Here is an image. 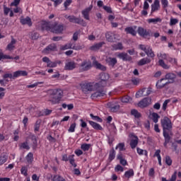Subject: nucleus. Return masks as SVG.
<instances>
[{"instance_id":"f257e3e1","label":"nucleus","mask_w":181,"mask_h":181,"mask_svg":"<svg viewBox=\"0 0 181 181\" xmlns=\"http://www.w3.org/2000/svg\"><path fill=\"white\" fill-rule=\"evenodd\" d=\"M161 127L163 128V135L165 139L163 145L165 148H168V144L170 142L171 137L173 135L172 129L173 128V124H172V120L168 117H164L160 119Z\"/></svg>"},{"instance_id":"f03ea898","label":"nucleus","mask_w":181,"mask_h":181,"mask_svg":"<svg viewBox=\"0 0 181 181\" xmlns=\"http://www.w3.org/2000/svg\"><path fill=\"white\" fill-rule=\"evenodd\" d=\"M48 101L52 104H59L63 97L62 89H49L47 91Z\"/></svg>"},{"instance_id":"7ed1b4c3","label":"nucleus","mask_w":181,"mask_h":181,"mask_svg":"<svg viewBox=\"0 0 181 181\" xmlns=\"http://www.w3.org/2000/svg\"><path fill=\"white\" fill-rule=\"evenodd\" d=\"M42 28L43 30H50L52 33H56L57 35L63 33V30H64V25L57 23H45L42 24Z\"/></svg>"},{"instance_id":"20e7f679","label":"nucleus","mask_w":181,"mask_h":181,"mask_svg":"<svg viewBox=\"0 0 181 181\" xmlns=\"http://www.w3.org/2000/svg\"><path fill=\"white\" fill-rule=\"evenodd\" d=\"M81 62L80 64H78V70L81 73H83L84 71H88V70L91 69V67H93V64L91 63V61L90 60H81L79 59Z\"/></svg>"},{"instance_id":"39448f33","label":"nucleus","mask_w":181,"mask_h":181,"mask_svg":"<svg viewBox=\"0 0 181 181\" xmlns=\"http://www.w3.org/2000/svg\"><path fill=\"white\" fill-rule=\"evenodd\" d=\"M100 81L95 83L96 87H105L107 86V81L110 80V75L107 73H100L99 75Z\"/></svg>"},{"instance_id":"423d86ee","label":"nucleus","mask_w":181,"mask_h":181,"mask_svg":"<svg viewBox=\"0 0 181 181\" xmlns=\"http://www.w3.org/2000/svg\"><path fill=\"white\" fill-rule=\"evenodd\" d=\"M139 49L143 50V52L146 54L148 57H151V59L155 57V52H153V50L152 49V47H150V45H140Z\"/></svg>"},{"instance_id":"0eeeda50","label":"nucleus","mask_w":181,"mask_h":181,"mask_svg":"<svg viewBox=\"0 0 181 181\" xmlns=\"http://www.w3.org/2000/svg\"><path fill=\"white\" fill-rule=\"evenodd\" d=\"M137 33H139V36L141 37H144V39H146V37H151L152 31L149 29L146 30L144 27H139L137 29Z\"/></svg>"},{"instance_id":"6e6552de","label":"nucleus","mask_w":181,"mask_h":181,"mask_svg":"<svg viewBox=\"0 0 181 181\" xmlns=\"http://www.w3.org/2000/svg\"><path fill=\"white\" fill-rule=\"evenodd\" d=\"M66 19H68L71 23H77L78 25H82L86 26V23L83 18H77L74 16H65Z\"/></svg>"},{"instance_id":"1a4fd4ad","label":"nucleus","mask_w":181,"mask_h":181,"mask_svg":"<svg viewBox=\"0 0 181 181\" xmlns=\"http://www.w3.org/2000/svg\"><path fill=\"white\" fill-rule=\"evenodd\" d=\"M81 88L84 94H88L90 91L94 90V83L91 82L82 83L81 84Z\"/></svg>"},{"instance_id":"9d476101","label":"nucleus","mask_w":181,"mask_h":181,"mask_svg":"<svg viewBox=\"0 0 181 181\" xmlns=\"http://www.w3.org/2000/svg\"><path fill=\"white\" fill-rule=\"evenodd\" d=\"M152 93V90L151 88L146 89V88H142L141 90H139L136 93V98H139V97H145V95H149Z\"/></svg>"},{"instance_id":"9b49d317","label":"nucleus","mask_w":181,"mask_h":181,"mask_svg":"<svg viewBox=\"0 0 181 181\" xmlns=\"http://www.w3.org/2000/svg\"><path fill=\"white\" fill-rule=\"evenodd\" d=\"M151 101L152 99L151 98H144L138 103V107L140 108H146L151 104Z\"/></svg>"},{"instance_id":"f8f14e48","label":"nucleus","mask_w":181,"mask_h":181,"mask_svg":"<svg viewBox=\"0 0 181 181\" xmlns=\"http://www.w3.org/2000/svg\"><path fill=\"white\" fill-rule=\"evenodd\" d=\"M91 9H93V6H90L81 12L83 17L84 19H86V21H90V12H91Z\"/></svg>"},{"instance_id":"ddd939ff","label":"nucleus","mask_w":181,"mask_h":181,"mask_svg":"<svg viewBox=\"0 0 181 181\" xmlns=\"http://www.w3.org/2000/svg\"><path fill=\"white\" fill-rule=\"evenodd\" d=\"M57 49V46H56V44L52 43L49 45L44 49L43 53L49 54L50 53V52H56Z\"/></svg>"},{"instance_id":"4468645a","label":"nucleus","mask_w":181,"mask_h":181,"mask_svg":"<svg viewBox=\"0 0 181 181\" xmlns=\"http://www.w3.org/2000/svg\"><path fill=\"white\" fill-rule=\"evenodd\" d=\"M76 67H77V64H76V62L73 61H71L65 64L64 70L71 71V70H74V69H76Z\"/></svg>"},{"instance_id":"2eb2a0df","label":"nucleus","mask_w":181,"mask_h":181,"mask_svg":"<svg viewBox=\"0 0 181 181\" xmlns=\"http://www.w3.org/2000/svg\"><path fill=\"white\" fill-rule=\"evenodd\" d=\"M131 136H133L134 139H132L130 141V146L132 149H135L136 146H138V141H139V139H138L137 136H135L134 134H131Z\"/></svg>"},{"instance_id":"dca6fc26","label":"nucleus","mask_w":181,"mask_h":181,"mask_svg":"<svg viewBox=\"0 0 181 181\" xmlns=\"http://www.w3.org/2000/svg\"><path fill=\"white\" fill-rule=\"evenodd\" d=\"M117 57H119V59H122L123 62H131V60H132V57L128 55V54L125 52H122L119 54L117 55Z\"/></svg>"},{"instance_id":"f3484780","label":"nucleus","mask_w":181,"mask_h":181,"mask_svg":"<svg viewBox=\"0 0 181 181\" xmlns=\"http://www.w3.org/2000/svg\"><path fill=\"white\" fill-rule=\"evenodd\" d=\"M159 9H160V2L159 0H155L153 4L151 5V13L157 12Z\"/></svg>"},{"instance_id":"a211bd4d","label":"nucleus","mask_w":181,"mask_h":181,"mask_svg":"<svg viewBox=\"0 0 181 181\" xmlns=\"http://www.w3.org/2000/svg\"><path fill=\"white\" fill-rule=\"evenodd\" d=\"M136 29V26L134 27H127L124 29V31L126 32V33L127 35H132V36H136V30H135Z\"/></svg>"},{"instance_id":"6ab92c4d","label":"nucleus","mask_w":181,"mask_h":181,"mask_svg":"<svg viewBox=\"0 0 181 181\" xmlns=\"http://www.w3.org/2000/svg\"><path fill=\"white\" fill-rule=\"evenodd\" d=\"M105 62L108 64V66H110L111 67H114V66H115V64L118 63V61H117V58H112L111 57L106 58Z\"/></svg>"},{"instance_id":"aec40b11","label":"nucleus","mask_w":181,"mask_h":181,"mask_svg":"<svg viewBox=\"0 0 181 181\" xmlns=\"http://www.w3.org/2000/svg\"><path fill=\"white\" fill-rule=\"evenodd\" d=\"M106 39L108 42H112L117 39V35L111 32H107L105 35Z\"/></svg>"},{"instance_id":"412c9836","label":"nucleus","mask_w":181,"mask_h":181,"mask_svg":"<svg viewBox=\"0 0 181 181\" xmlns=\"http://www.w3.org/2000/svg\"><path fill=\"white\" fill-rule=\"evenodd\" d=\"M20 22L21 25H28L30 27L33 25L32 19H30V17L29 16H27L25 18H21Z\"/></svg>"},{"instance_id":"4be33fe9","label":"nucleus","mask_w":181,"mask_h":181,"mask_svg":"<svg viewBox=\"0 0 181 181\" xmlns=\"http://www.w3.org/2000/svg\"><path fill=\"white\" fill-rule=\"evenodd\" d=\"M93 65L95 69H98V70H102V71H105L107 70V67H105L104 65L101 64L98 61H93Z\"/></svg>"},{"instance_id":"5701e85b","label":"nucleus","mask_w":181,"mask_h":181,"mask_svg":"<svg viewBox=\"0 0 181 181\" xmlns=\"http://www.w3.org/2000/svg\"><path fill=\"white\" fill-rule=\"evenodd\" d=\"M103 45H105V42H98L97 44H95V45H92L90 47V50H92L93 52L100 50V49H101V47H103Z\"/></svg>"},{"instance_id":"b1692460","label":"nucleus","mask_w":181,"mask_h":181,"mask_svg":"<svg viewBox=\"0 0 181 181\" xmlns=\"http://www.w3.org/2000/svg\"><path fill=\"white\" fill-rule=\"evenodd\" d=\"M107 92L105 90H97L91 95L92 98H98V97H104Z\"/></svg>"},{"instance_id":"393cba45","label":"nucleus","mask_w":181,"mask_h":181,"mask_svg":"<svg viewBox=\"0 0 181 181\" xmlns=\"http://www.w3.org/2000/svg\"><path fill=\"white\" fill-rule=\"evenodd\" d=\"M151 60L150 58L146 57L140 59L138 62L137 64L138 66H145V64H149L151 63Z\"/></svg>"},{"instance_id":"a878e982","label":"nucleus","mask_w":181,"mask_h":181,"mask_svg":"<svg viewBox=\"0 0 181 181\" xmlns=\"http://www.w3.org/2000/svg\"><path fill=\"white\" fill-rule=\"evenodd\" d=\"M89 124L94 129H96L97 131H103V127H101L100 124L95 123L91 120L89 121Z\"/></svg>"},{"instance_id":"bb28decb","label":"nucleus","mask_w":181,"mask_h":181,"mask_svg":"<svg viewBox=\"0 0 181 181\" xmlns=\"http://www.w3.org/2000/svg\"><path fill=\"white\" fill-rule=\"evenodd\" d=\"M13 74L14 78H18V77H21V76H23V77L28 76V72L26 71H15Z\"/></svg>"},{"instance_id":"cd10ccee","label":"nucleus","mask_w":181,"mask_h":181,"mask_svg":"<svg viewBox=\"0 0 181 181\" xmlns=\"http://www.w3.org/2000/svg\"><path fill=\"white\" fill-rule=\"evenodd\" d=\"M16 44V40L12 37L11 42L6 47V49L9 50L10 52L12 51L13 49H15Z\"/></svg>"},{"instance_id":"c85d7f7f","label":"nucleus","mask_w":181,"mask_h":181,"mask_svg":"<svg viewBox=\"0 0 181 181\" xmlns=\"http://www.w3.org/2000/svg\"><path fill=\"white\" fill-rule=\"evenodd\" d=\"M134 175H135L134 170L129 169V170H127L124 173V176L126 179H130V177H133Z\"/></svg>"},{"instance_id":"c756f323","label":"nucleus","mask_w":181,"mask_h":181,"mask_svg":"<svg viewBox=\"0 0 181 181\" xmlns=\"http://www.w3.org/2000/svg\"><path fill=\"white\" fill-rule=\"evenodd\" d=\"M163 80H165V78H163L160 80H159L158 81H157L156 85L157 88H163V87H165L166 85H168V84H169V83H170V82H166L165 83H163L162 81H163Z\"/></svg>"},{"instance_id":"7c9ffc66","label":"nucleus","mask_w":181,"mask_h":181,"mask_svg":"<svg viewBox=\"0 0 181 181\" xmlns=\"http://www.w3.org/2000/svg\"><path fill=\"white\" fill-rule=\"evenodd\" d=\"M60 49L62 50H67L68 49H74V50H77V48H76V47H73V44L71 43H69V44H66L65 45H62L61 46Z\"/></svg>"},{"instance_id":"2f4dec72","label":"nucleus","mask_w":181,"mask_h":181,"mask_svg":"<svg viewBox=\"0 0 181 181\" xmlns=\"http://www.w3.org/2000/svg\"><path fill=\"white\" fill-rule=\"evenodd\" d=\"M115 150L114 148H112L109 152V157L108 159L110 162H112V160H114L115 159V155H116Z\"/></svg>"},{"instance_id":"473e14b6","label":"nucleus","mask_w":181,"mask_h":181,"mask_svg":"<svg viewBox=\"0 0 181 181\" xmlns=\"http://www.w3.org/2000/svg\"><path fill=\"white\" fill-rule=\"evenodd\" d=\"M165 80H171L172 82L175 81V78H176V74L173 73H168L165 74Z\"/></svg>"},{"instance_id":"72a5a7b5","label":"nucleus","mask_w":181,"mask_h":181,"mask_svg":"<svg viewBox=\"0 0 181 181\" xmlns=\"http://www.w3.org/2000/svg\"><path fill=\"white\" fill-rule=\"evenodd\" d=\"M62 64V61H57V62L49 61L47 64V67H51V68L57 67V64Z\"/></svg>"},{"instance_id":"f704fd0d","label":"nucleus","mask_w":181,"mask_h":181,"mask_svg":"<svg viewBox=\"0 0 181 181\" xmlns=\"http://www.w3.org/2000/svg\"><path fill=\"white\" fill-rule=\"evenodd\" d=\"M25 159L28 163H29V165H32L33 162V153H31V152L28 153L25 157Z\"/></svg>"},{"instance_id":"c9c22d12","label":"nucleus","mask_w":181,"mask_h":181,"mask_svg":"<svg viewBox=\"0 0 181 181\" xmlns=\"http://www.w3.org/2000/svg\"><path fill=\"white\" fill-rule=\"evenodd\" d=\"M154 156H156L158 158V163L160 166H162V158L160 157V150H156Z\"/></svg>"},{"instance_id":"e433bc0d","label":"nucleus","mask_w":181,"mask_h":181,"mask_svg":"<svg viewBox=\"0 0 181 181\" xmlns=\"http://www.w3.org/2000/svg\"><path fill=\"white\" fill-rule=\"evenodd\" d=\"M131 115H133V117H134L135 118H141V117H142L141 113L138 112V110H136V109H132L131 110Z\"/></svg>"},{"instance_id":"4c0bfd02","label":"nucleus","mask_w":181,"mask_h":181,"mask_svg":"<svg viewBox=\"0 0 181 181\" xmlns=\"http://www.w3.org/2000/svg\"><path fill=\"white\" fill-rule=\"evenodd\" d=\"M152 119L155 124H157V122L159 121V119L160 118V116L158 115L156 112H153L151 114Z\"/></svg>"},{"instance_id":"58836bf2","label":"nucleus","mask_w":181,"mask_h":181,"mask_svg":"<svg viewBox=\"0 0 181 181\" xmlns=\"http://www.w3.org/2000/svg\"><path fill=\"white\" fill-rule=\"evenodd\" d=\"M158 64L160 66V67H163V69H165V70L169 69L170 66L165 63V61L163 59H159Z\"/></svg>"},{"instance_id":"ea45409f","label":"nucleus","mask_w":181,"mask_h":181,"mask_svg":"<svg viewBox=\"0 0 181 181\" xmlns=\"http://www.w3.org/2000/svg\"><path fill=\"white\" fill-rule=\"evenodd\" d=\"M148 23H154V25H156V23H158V22H162V19H160V18H149L147 20Z\"/></svg>"},{"instance_id":"a19ab883","label":"nucleus","mask_w":181,"mask_h":181,"mask_svg":"<svg viewBox=\"0 0 181 181\" xmlns=\"http://www.w3.org/2000/svg\"><path fill=\"white\" fill-rule=\"evenodd\" d=\"M160 2L163 9H165V12H168V9H166V8L169 6V1L168 0H160Z\"/></svg>"},{"instance_id":"79ce46f5","label":"nucleus","mask_w":181,"mask_h":181,"mask_svg":"<svg viewBox=\"0 0 181 181\" xmlns=\"http://www.w3.org/2000/svg\"><path fill=\"white\" fill-rule=\"evenodd\" d=\"M3 78L5 81H9L6 78H12L13 80H15L14 74H5L3 75Z\"/></svg>"},{"instance_id":"37998d69","label":"nucleus","mask_w":181,"mask_h":181,"mask_svg":"<svg viewBox=\"0 0 181 181\" xmlns=\"http://www.w3.org/2000/svg\"><path fill=\"white\" fill-rule=\"evenodd\" d=\"M115 149H119V152H122V151H125V144L124 143H119Z\"/></svg>"},{"instance_id":"c03bdc74","label":"nucleus","mask_w":181,"mask_h":181,"mask_svg":"<svg viewBox=\"0 0 181 181\" xmlns=\"http://www.w3.org/2000/svg\"><path fill=\"white\" fill-rule=\"evenodd\" d=\"M52 181H66V179L64 177H62V175H54V177L52 179Z\"/></svg>"},{"instance_id":"a18cd8bd","label":"nucleus","mask_w":181,"mask_h":181,"mask_svg":"<svg viewBox=\"0 0 181 181\" xmlns=\"http://www.w3.org/2000/svg\"><path fill=\"white\" fill-rule=\"evenodd\" d=\"M137 153L139 155H145V156H148V151L146 150H144L142 148H140L139 147H137Z\"/></svg>"},{"instance_id":"49530a36","label":"nucleus","mask_w":181,"mask_h":181,"mask_svg":"<svg viewBox=\"0 0 181 181\" xmlns=\"http://www.w3.org/2000/svg\"><path fill=\"white\" fill-rule=\"evenodd\" d=\"M90 147H91V144H83L81 146V148L82 149V151H84V152L88 151Z\"/></svg>"},{"instance_id":"de8ad7c7","label":"nucleus","mask_w":181,"mask_h":181,"mask_svg":"<svg viewBox=\"0 0 181 181\" xmlns=\"http://www.w3.org/2000/svg\"><path fill=\"white\" fill-rule=\"evenodd\" d=\"M69 163H71L74 168H77V164H76L74 155L69 156Z\"/></svg>"},{"instance_id":"09e8293b","label":"nucleus","mask_w":181,"mask_h":181,"mask_svg":"<svg viewBox=\"0 0 181 181\" xmlns=\"http://www.w3.org/2000/svg\"><path fill=\"white\" fill-rule=\"evenodd\" d=\"M113 47H114L115 50H122V49H124V47L122 46V42H119L117 44H115L113 45Z\"/></svg>"},{"instance_id":"8fccbe9b","label":"nucleus","mask_w":181,"mask_h":181,"mask_svg":"<svg viewBox=\"0 0 181 181\" xmlns=\"http://www.w3.org/2000/svg\"><path fill=\"white\" fill-rule=\"evenodd\" d=\"M90 117L92 118V119H93V121H97V122H103V119L98 116H95L94 115L90 114Z\"/></svg>"},{"instance_id":"3c124183","label":"nucleus","mask_w":181,"mask_h":181,"mask_svg":"<svg viewBox=\"0 0 181 181\" xmlns=\"http://www.w3.org/2000/svg\"><path fill=\"white\" fill-rule=\"evenodd\" d=\"M62 108H68L69 111H70V110H73V108H74V105H73V103H71L69 105L63 103Z\"/></svg>"},{"instance_id":"603ef678","label":"nucleus","mask_w":181,"mask_h":181,"mask_svg":"<svg viewBox=\"0 0 181 181\" xmlns=\"http://www.w3.org/2000/svg\"><path fill=\"white\" fill-rule=\"evenodd\" d=\"M31 141H33V146L36 148L37 146V138H36V136H31Z\"/></svg>"},{"instance_id":"864d4df0","label":"nucleus","mask_w":181,"mask_h":181,"mask_svg":"<svg viewBox=\"0 0 181 181\" xmlns=\"http://www.w3.org/2000/svg\"><path fill=\"white\" fill-rule=\"evenodd\" d=\"M39 129H40V120H37L35 124L34 131L35 132H38Z\"/></svg>"},{"instance_id":"5fc2aeb1","label":"nucleus","mask_w":181,"mask_h":181,"mask_svg":"<svg viewBox=\"0 0 181 181\" xmlns=\"http://www.w3.org/2000/svg\"><path fill=\"white\" fill-rule=\"evenodd\" d=\"M119 110V105H115L110 107V111L112 112H117Z\"/></svg>"},{"instance_id":"6e6d98bb","label":"nucleus","mask_w":181,"mask_h":181,"mask_svg":"<svg viewBox=\"0 0 181 181\" xmlns=\"http://www.w3.org/2000/svg\"><path fill=\"white\" fill-rule=\"evenodd\" d=\"M177 144H179L177 141L172 143L171 148L173 149V152H177Z\"/></svg>"},{"instance_id":"4d7b16f0","label":"nucleus","mask_w":181,"mask_h":181,"mask_svg":"<svg viewBox=\"0 0 181 181\" xmlns=\"http://www.w3.org/2000/svg\"><path fill=\"white\" fill-rule=\"evenodd\" d=\"M131 81L134 86H138L141 83V79L139 78H132Z\"/></svg>"},{"instance_id":"13d9d810","label":"nucleus","mask_w":181,"mask_h":181,"mask_svg":"<svg viewBox=\"0 0 181 181\" xmlns=\"http://www.w3.org/2000/svg\"><path fill=\"white\" fill-rule=\"evenodd\" d=\"M21 148L23 149H27V151H29L30 149V147H29V144H28V142H23L21 144Z\"/></svg>"},{"instance_id":"bf43d9fd","label":"nucleus","mask_w":181,"mask_h":181,"mask_svg":"<svg viewBox=\"0 0 181 181\" xmlns=\"http://www.w3.org/2000/svg\"><path fill=\"white\" fill-rule=\"evenodd\" d=\"M165 163L168 166H172V158H170V156H165Z\"/></svg>"},{"instance_id":"052dcab7","label":"nucleus","mask_w":181,"mask_h":181,"mask_svg":"<svg viewBox=\"0 0 181 181\" xmlns=\"http://www.w3.org/2000/svg\"><path fill=\"white\" fill-rule=\"evenodd\" d=\"M8 158L6 157V156L4 155V156H1L0 157V165H4V163H5V162H6Z\"/></svg>"},{"instance_id":"680f3d73","label":"nucleus","mask_w":181,"mask_h":181,"mask_svg":"<svg viewBox=\"0 0 181 181\" xmlns=\"http://www.w3.org/2000/svg\"><path fill=\"white\" fill-rule=\"evenodd\" d=\"M179 23V20H177V18H170V26H173L175 25H176V23Z\"/></svg>"},{"instance_id":"e2e57ef3","label":"nucleus","mask_w":181,"mask_h":181,"mask_svg":"<svg viewBox=\"0 0 181 181\" xmlns=\"http://www.w3.org/2000/svg\"><path fill=\"white\" fill-rule=\"evenodd\" d=\"M76 123H73L70 125L68 132H74V131H76Z\"/></svg>"},{"instance_id":"0e129e2a","label":"nucleus","mask_w":181,"mask_h":181,"mask_svg":"<svg viewBox=\"0 0 181 181\" xmlns=\"http://www.w3.org/2000/svg\"><path fill=\"white\" fill-rule=\"evenodd\" d=\"M21 175H24V176L28 175V168L23 166L21 169Z\"/></svg>"},{"instance_id":"69168bd1","label":"nucleus","mask_w":181,"mask_h":181,"mask_svg":"<svg viewBox=\"0 0 181 181\" xmlns=\"http://www.w3.org/2000/svg\"><path fill=\"white\" fill-rule=\"evenodd\" d=\"M129 100H131V98H129L128 95H126L122 98L121 101L122 103H129Z\"/></svg>"},{"instance_id":"338daca9","label":"nucleus","mask_w":181,"mask_h":181,"mask_svg":"<svg viewBox=\"0 0 181 181\" xmlns=\"http://www.w3.org/2000/svg\"><path fill=\"white\" fill-rule=\"evenodd\" d=\"M116 172H124V168L121 165H117L115 168Z\"/></svg>"},{"instance_id":"774afa93","label":"nucleus","mask_w":181,"mask_h":181,"mask_svg":"<svg viewBox=\"0 0 181 181\" xmlns=\"http://www.w3.org/2000/svg\"><path fill=\"white\" fill-rule=\"evenodd\" d=\"M31 39L33 40H37V39H39V33H33L31 34Z\"/></svg>"}]
</instances>
